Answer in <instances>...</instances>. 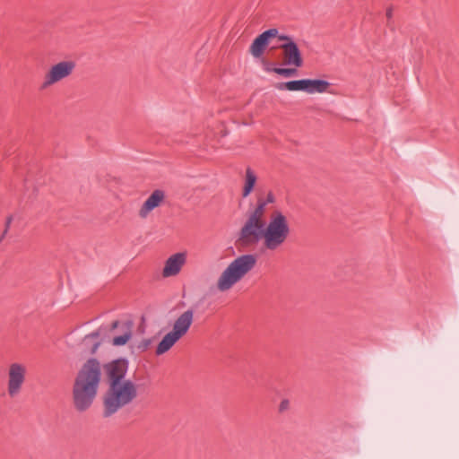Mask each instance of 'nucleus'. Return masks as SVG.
<instances>
[{
	"mask_svg": "<svg viewBox=\"0 0 459 459\" xmlns=\"http://www.w3.org/2000/svg\"><path fill=\"white\" fill-rule=\"evenodd\" d=\"M166 198L165 192L160 189L154 190L148 198L143 203L138 210L139 218L145 220L153 210L162 205Z\"/></svg>",
	"mask_w": 459,
	"mask_h": 459,
	"instance_id": "obj_12",
	"label": "nucleus"
},
{
	"mask_svg": "<svg viewBox=\"0 0 459 459\" xmlns=\"http://www.w3.org/2000/svg\"><path fill=\"white\" fill-rule=\"evenodd\" d=\"M151 342H152L150 339H143L135 345V348L141 351H143L148 349V347L151 345Z\"/></svg>",
	"mask_w": 459,
	"mask_h": 459,
	"instance_id": "obj_19",
	"label": "nucleus"
},
{
	"mask_svg": "<svg viewBox=\"0 0 459 459\" xmlns=\"http://www.w3.org/2000/svg\"><path fill=\"white\" fill-rule=\"evenodd\" d=\"M132 337V329L129 325H125L124 332L121 335L116 336L112 339V344L114 346H123L127 343V342Z\"/></svg>",
	"mask_w": 459,
	"mask_h": 459,
	"instance_id": "obj_17",
	"label": "nucleus"
},
{
	"mask_svg": "<svg viewBox=\"0 0 459 459\" xmlns=\"http://www.w3.org/2000/svg\"><path fill=\"white\" fill-rule=\"evenodd\" d=\"M179 340L180 338L169 331L158 343L155 351L156 355L160 356L168 352Z\"/></svg>",
	"mask_w": 459,
	"mask_h": 459,
	"instance_id": "obj_15",
	"label": "nucleus"
},
{
	"mask_svg": "<svg viewBox=\"0 0 459 459\" xmlns=\"http://www.w3.org/2000/svg\"><path fill=\"white\" fill-rule=\"evenodd\" d=\"M261 202H264V207L268 204H273L275 202V197H274V195L273 194V192H271V191L268 192L265 199H258L257 204H259Z\"/></svg>",
	"mask_w": 459,
	"mask_h": 459,
	"instance_id": "obj_20",
	"label": "nucleus"
},
{
	"mask_svg": "<svg viewBox=\"0 0 459 459\" xmlns=\"http://www.w3.org/2000/svg\"><path fill=\"white\" fill-rule=\"evenodd\" d=\"M279 41L281 42L279 48L282 50L283 65L296 68L301 67L303 65L301 53L293 39L289 36L281 35Z\"/></svg>",
	"mask_w": 459,
	"mask_h": 459,
	"instance_id": "obj_9",
	"label": "nucleus"
},
{
	"mask_svg": "<svg viewBox=\"0 0 459 459\" xmlns=\"http://www.w3.org/2000/svg\"><path fill=\"white\" fill-rule=\"evenodd\" d=\"M127 368L128 362L124 359H116L106 364L104 368L108 378V384L129 381V379L125 378Z\"/></svg>",
	"mask_w": 459,
	"mask_h": 459,
	"instance_id": "obj_13",
	"label": "nucleus"
},
{
	"mask_svg": "<svg viewBox=\"0 0 459 459\" xmlns=\"http://www.w3.org/2000/svg\"><path fill=\"white\" fill-rule=\"evenodd\" d=\"M289 406H290V403L288 400H282L281 403H280V405H279V411L281 412L282 411H285L286 410L289 409Z\"/></svg>",
	"mask_w": 459,
	"mask_h": 459,
	"instance_id": "obj_22",
	"label": "nucleus"
},
{
	"mask_svg": "<svg viewBox=\"0 0 459 459\" xmlns=\"http://www.w3.org/2000/svg\"><path fill=\"white\" fill-rule=\"evenodd\" d=\"M279 36L281 35L277 29H269L264 31L254 39L249 48V53L255 58H260L269 45L270 40L275 38L279 39Z\"/></svg>",
	"mask_w": 459,
	"mask_h": 459,
	"instance_id": "obj_11",
	"label": "nucleus"
},
{
	"mask_svg": "<svg viewBox=\"0 0 459 459\" xmlns=\"http://www.w3.org/2000/svg\"><path fill=\"white\" fill-rule=\"evenodd\" d=\"M193 321L194 312L190 309L186 310L175 320L170 332L181 339L187 333Z\"/></svg>",
	"mask_w": 459,
	"mask_h": 459,
	"instance_id": "obj_14",
	"label": "nucleus"
},
{
	"mask_svg": "<svg viewBox=\"0 0 459 459\" xmlns=\"http://www.w3.org/2000/svg\"><path fill=\"white\" fill-rule=\"evenodd\" d=\"M187 255L186 252H178L169 255L164 262L161 271L163 278L178 276L186 264Z\"/></svg>",
	"mask_w": 459,
	"mask_h": 459,
	"instance_id": "obj_10",
	"label": "nucleus"
},
{
	"mask_svg": "<svg viewBox=\"0 0 459 459\" xmlns=\"http://www.w3.org/2000/svg\"><path fill=\"white\" fill-rule=\"evenodd\" d=\"M262 64H263L264 70L265 72H267V73H274V70H275L276 67H272L269 62H267L265 60H263Z\"/></svg>",
	"mask_w": 459,
	"mask_h": 459,
	"instance_id": "obj_21",
	"label": "nucleus"
},
{
	"mask_svg": "<svg viewBox=\"0 0 459 459\" xmlns=\"http://www.w3.org/2000/svg\"><path fill=\"white\" fill-rule=\"evenodd\" d=\"M76 64L73 60H63L57 62L46 71L41 88H49L71 76L75 69Z\"/></svg>",
	"mask_w": 459,
	"mask_h": 459,
	"instance_id": "obj_7",
	"label": "nucleus"
},
{
	"mask_svg": "<svg viewBox=\"0 0 459 459\" xmlns=\"http://www.w3.org/2000/svg\"><path fill=\"white\" fill-rule=\"evenodd\" d=\"M264 228V202H261L249 212L245 224L240 230L239 241L244 245H255L259 241L262 242Z\"/></svg>",
	"mask_w": 459,
	"mask_h": 459,
	"instance_id": "obj_5",
	"label": "nucleus"
},
{
	"mask_svg": "<svg viewBox=\"0 0 459 459\" xmlns=\"http://www.w3.org/2000/svg\"><path fill=\"white\" fill-rule=\"evenodd\" d=\"M102 379L100 363L95 359L86 360L79 368L72 390L73 403L77 411H88L94 403Z\"/></svg>",
	"mask_w": 459,
	"mask_h": 459,
	"instance_id": "obj_1",
	"label": "nucleus"
},
{
	"mask_svg": "<svg viewBox=\"0 0 459 459\" xmlns=\"http://www.w3.org/2000/svg\"><path fill=\"white\" fill-rule=\"evenodd\" d=\"M117 325H118V322H117V321H116V322H114V323H113V328L117 327Z\"/></svg>",
	"mask_w": 459,
	"mask_h": 459,
	"instance_id": "obj_24",
	"label": "nucleus"
},
{
	"mask_svg": "<svg viewBox=\"0 0 459 459\" xmlns=\"http://www.w3.org/2000/svg\"><path fill=\"white\" fill-rule=\"evenodd\" d=\"M290 235V225L286 215L274 211L265 223L262 247L268 251L280 249Z\"/></svg>",
	"mask_w": 459,
	"mask_h": 459,
	"instance_id": "obj_3",
	"label": "nucleus"
},
{
	"mask_svg": "<svg viewBox=\"0 0 459 459\" xmlns=\"http://www.w3.org/2000/svg\"><path fill=\"white\" fill-rule=\"evenodd\" d=\"M331 83L321 79H301L279 82L276 88L280 91H304L307 94L325 93L329 91Z\"/></svg>",
	"mask_w": 459,
	"mask_h": 459,
	"instance_id": "obj_6",
	"label": "nucleus"
},
{
	"mask_svg": "<svg viewBox=\"0 0 459 459\" xmlns=\"http://www.w3.org/2000/svg\"><path fill=\"white\" fill-rule=\"evenodd\" d=\"M256 180L257 177L255 173L250 168H247L246 169L244 186L242 189L243 197H247L251 194L256 183Z\"/></svg>",
	"mask_w": 459,
	"mask_h": 459,
	"instance_id": "obj_16",
	"label": "nucleus"
},
{
	"mask_svg": "<svg viewBox=\"0 0 459 459\" xmlns=\"http://www.w3.org/2000/svg\"><path fill=\"white\" fill-rule=\"evenodd\" d=\"M26 366L19 363H11L7 369V394L11 398L20 394L26 379Z\"/></svg>",
	"mask_w": 459,
	"mask_h": 459,
	"instance_id": "obj_8",
	"label": "nucleus"
},
{
	"mask_svg": "<svg viewBox=\"0 0 459 459\" xmlns=\"http://www.w3.org/2000/svg\"><path fill=\"white\" fill-rule=\"evenodd\" d=\"M274 73L285 78L296 75L297 70L295 68H275Z\"/></svg>",
	"mask_w": 459,
	"mask_h": 459,
	"instance_id": "obj_18",
	"label": "nucleus"
},
{
	"mask_svg": "<svg viewBox=\"0 0 459 459\" xmlns=\"http://www.w3.org/2000/svg\"><path fill=\"white\" fill-rule=\"evenodd\" d=\"M255 263L256 258L253 255H243L232 260L217 278V290L221 292L231 290L255 267Z\"/></svg>",
	"mask_w": 459,
	"mask_h": 459,
	"instance_id": "obj_4",
	"label": "nucleus"
},
{
	"mask_svg": "<svg viewBox=\"0 0 459 459\" xmlns=\"http://www.w3.org/2000/svg\"><path fill=\"white\" fill-rule=\"evenodd\" d=\"M392 15H393V10H392V8L387 9V11H386V17H387L388 19H391V18H392Z\"/></svg>",
	"mask_w": 459,
	"mask_h": 459,
	"instance_id": "obj_23",
	"label": "nucleus"
},
{
	"mask_svg": "<svg viewBox=\"0 0 459 459\" xmlns=\"http://www.w3.org/2000/svg\"><path fill=\"white\" fill-rule=\"evenodd\" d=\"M137 385L131 380L109 383L103 395V416L108 418L137 397Z\"/></svg>",
	"mask_w": 459,
	"mask_h": 459,
	"instance_id": "obj_2",
	"label": "nucleus"
}]
</instances>
